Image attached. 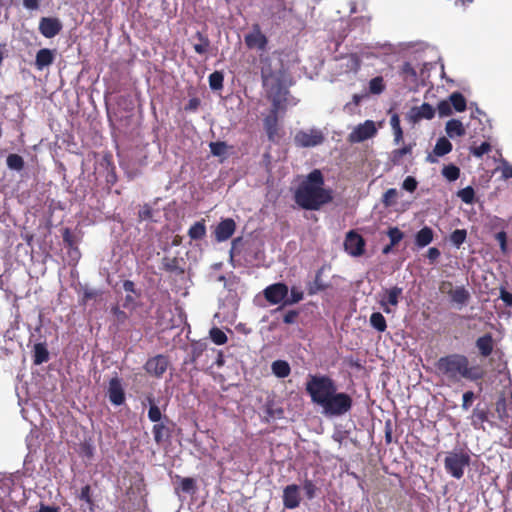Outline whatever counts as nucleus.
<instances>
[{
    "label": "nucleus",
    "instance_id": "1",
    "mask_svg": "<svg viewBox=\"0 0 512 512\" xmlns=\"http://www.w3.org/2000/svg\"><path fill=\"white\" fill-rule=\"evenodd\" d=\"M305 390L326 416H343L352 409V397L345 392H338L335 380L328 375L308 374Z\"/></svg>",
    "mask_w": 512,
    "mask_h": 512
},
{
    "label": "nucleus",
    "instance_id": "2",
    "mask_svg": "<svg viewBox=\"0 0 512 512\" xmlns=\"http://www.w3.org/2000/svg\"><path fill=\"white\" fill-rule=\"evenodd\" d=\"M295 203L302 209L316 211L332 202L333 190L325 187L323 173L312 170L294 192Z\"/></svg>",
    "mask_w": 512,
    "mask_h": 512
},
{
    "label": "nucleus",
    "instance_id": "3",
    "mask_svg": "<svg viewBox=\"0 0 512 512\" xmlns=\"http://www.w3.org/2000/svg\"><path fill=\"white\" fill-rule=\"evenodd\" d=\"M435 369L439 376L452 384H457L463 379L478 381L484 376L478 366H470L468 357L459 353L440 357L435 363Z\"/></svg>",
    "mask_w": 512,
    "mask_h": 512
},
{
    "label": "nucleus",
    "instance_id": "4",
    "mask_svg": "<svg viewBox=\"0 0 512 512\" xmlns=\"http://www.w3.org/2000/svg\"><path fill=\"white\" fill-rule=\"evenodd\" d=\"M263 86L272 106L276 109H286L288 90L279 77L263 76Z\"/></svg>",
    "mask_w": 512,
    "mask_h": 512
},
{
    "label": "nucleus",
    "instance_id": "5",
    "mask_svg": "<svg viewBox=\"0 0 512 512\" xmlns=\"http://www.w3.org/2000/svg\"><path fill=\"white\" fill-rule=\"evenodd\" d=\"M470 460L468 453L454 450L447 453L444 459V468L452 477L461 479L464 476L465 468L470 465Z\"/></svg>",
    "mask_w": 512,
    "mask_h": 512
},
{
    "label": "nucleus",
    "instance_id": "6",
    "mask_svg": "<svg viewBox=\"0 0 512 512\" xmlns=\"http://www.w3.org/2000/svg\"><path fill=\"white\" fill-rule=\"evenodd\" d=\"M324 135L320 130L311 129L309 131L300 130L294 137V143L297 147L307 148L315 147L324 142Z\"/></svg>",
    "mask_w": 512,
    "mask_h": 512
},
{
    "label": "nucleus",
    "instance_id": "7",
    "mask_svg": "<svg viewBox=\"0 0 512 512\" xmlns=\"http://www.w3.org/2000/svg\"><path fill=\"white\" fill-rule=\"evenodd\" d=\"M169 366L170 361L168 357L163 354H158L146 361L144 369L150 376L162 378Z\"/></svg>",
    "mask_w": 512,
    "mask_h": 512
},
{
    "label": "nucleus",
    "instance_id": "8",
    "mask_svg": "<svg viewBox=\"0 0 512 512\" xmlns=\"http://www.w3.org/2000/svg\"><path fill=\"white\" fill-rule=\"evenodd\" d=\"M365 245L364 238L356 231L351 230L346 234L344 249L349 255L353 257L362 256L365 252Z\"/></svg>",
    "mask_w": 512,
    "mask_h": 512
},
{
    "label": "nucleus",
    "instance_id": "9",
    "mask_svg": "<svg viewBox=\"0 0 512 512\" xmlns=\"http://www.w3.org/2000/svg\"><path fill=\"white\" fill-rule=\"evenodd\" d=\"M288 292V286L285 283L278 282L267 286L263 295L270 304L276 305L286 300Z\"/></svg>",
    "mask_w": 512,
    "mask_h": 512
},
{
    "label": "nucleus",
    "instance_id": "10",
    "mask_svg": "<svg viewBox=\"0 0 512 512\" xmlns=\"http://www.w3.org/2000/svg\"><path fill=\"white\" fill-rule=\"evenodd\" d=\"M402 294L403 289L399 286H393L391 288L385 289L379 301L382 310L387 314L392 313L393 310L390 308V306L396 307L399 304Z\"/></svg>",
    "mask_w": 512,
    "mask_h": 512
},
{
    "label": "nucleus",
    "instance_id": "11",
    "mask_svg": "<svg viewBox=\"0 0 512 512\" xmlns=\"http://www.w3.org/2000/svg\"><path fill=\"white\" fill-rule=\"evenodd\" d=\"M376 133L375 123L372 120H366L350 133L349 139L353 143H359L374 137Z\"/></svg>",
    "mask_w": 512,
    "mask_h": 512
},
{
    "label": "nucleus",
    "instance_id": "12",
    "mask_svg": "<svg viewBox=\"0 0 512 512\" xmlns=\"http://www.w3.org/2000/svg\"><path fill=\"white\" fill-rule=\"evenodd\" d=\"M174 423L164 416L163 421L153 425L152 433L156 444L160 445L171 438Z\"/></svg>",
    "mask_w": 512,
    "mask_h": 512
},
{
    "label": "nucleus",
    "instance_id": "13",
    "mask_svg": "<svg viewBox=\"0 0 512 512\" xmlns=\"http://www.w3.org/2000/svg\"><path fill=\"white\" fill-rule=\"evenodd\" d=\"M63 28L62 22L57 17H42L39 21L38 30L45 38H53Z\"/></svg>",
    "mask_w": 512,
    "mask_h": 512
},
{
    "label": "nucleus",
    "instance_id": "14",
    "mask_svg": "<svg viewBox=\"0 0 512 512\" xmlns=\"http://www.w3.org/2000/svg\"><path fill=\"white\" fill-rule=\"evenodd\" d=\"M236 230V223L232 218L222 219L214 230V237L217 242H224L232 237Z\"/></svg>",
    "mask_w": 512,
    "mask_h": 512
},
{
    "label": "nucleus",
    "instance_id": "15",
    "mask_svg": "<svg viewBox=\"0 0 512 512\" xmlns=\"http://www.w3.org/2000/svg\"><path fill=\"white\" fill-rule=\"evenodd\" d=\"M108 397L113 405L120 406L125 402V392L122 386L121 379L117 376L109 381Z\"/></svg>",
    "mask_w": 512,
    "mask_h": 512
},
{
    "label": "nucleus",
    "instance_id": "16",
    "mask_svg": "<svg viewBox=\"0 0 512 512\" xmlns=\"http://www.w3.org/2000/svg\"><path fill=\"white\" fill-rule=\"evenodd\" d=\"M282 109L271 107L269 114L265 117L263 124L270 141H275L279 136L278 112Z\"/></svg>",
    "mask_w": 512,
    "mask_h": 512
},
{
    "label": "nucleus",
    "instance_id": "17",
    "mask_svg": "<svg viewBox=\"0 0 512 512\" xmlns=\"http://www.w3.org/2000/svg\"><path fill=\"white\" fill-rule=\"evenodd\" d=\"M435 115V109L429 103H423L419 107H412L408 117L413 123H416L422 119H432Z\"/></svg>",
    "mask_w": 512,
    "mask_h": 512
},
{
    "label": "nucleus",
    "instance_id": "18",
    "mask_svg": "<svg viewBox=\"0 0 512 512\" xmlns=\"http://www.w3.org/2000/svg\"><path fill=\"white\" fill-rule=\"evenodd\" d=\"M283 504L285 508L294 509L300 504L299 487L296 484L288 485L283 490Z\"/></svg>",
    "mask_w": 512,
    "mask_h": 512
},
{
    "label": "nucleus",
    "instance_id": "19",
    "mask_svg": "<svg viewBox=\"0 0 512 512\" xmlns=\"http://www.w3.org/2000/svg\"><path fill=\"white\" fill-rule=\"evenodd\" d=\"M245 44L248 48L264 50L267 45L266 36L259 30H255L245 36Z\"/></svg>",
    "mask_w": 512,
    "mask_h": 512
},
{
    "label": "nucleus",
    "instance_id": "20",
    "mask_svg": "<svg viewBox=\"0 0 512 512\" xmlns=\"http://www.w3.org/2000/svg\"><path fill=\"white\" fill-rule=\"evenodd\" d=\"M55 59V55L52 50L48 48H42L40 49L35 58V67L37 70L41 71L45 67L50 66Z\"/></svg>",
    "mask_w": 512,
    "mask_h": 512
},
{
    "label": "nucleus",
    "instance_id": "21",
    "mask_svg": "<svg viewBox=\"0 0 512 512\" xmlns=\"http://www.w3.org/2000/svg\"><path fill=\"white\" fill-rule=\"evenodd\" d=\"M193 40V48L194 51L199 55H204L209 52L210 49V40L208 36L200 31L196 32V34L192 38Z\"/></svg>",
    "mask_w": 512,
    "mask_h": 512
},
{
    "label": "nucleus",
    "instance_id": "22",
    "mask_svg": "<svg viewBox=\"0 0 512 512\" xmlns=\"http://www.w3.org/2000/svg\"><path fill=\"white\" fill-rule=\"evenodd\" d=\"M489 421V411L477 405L471 415V424L475 429H484L483 424Z\"/></svg>",
    "mask_w": 512,
    "mask_h": 512
},
{
    "label": "nucleus",
    "instance_id": "23",
    "mask_svg": "<svg viewBox=\"0 0 512 512\" xmlns=\"http://www.w3.org/2000/svg\"><path fill=\"white\" fill-rule=\"evenodd\" d=\"M476 347L483 357H488L494 348L493 337L490 333L484 334L476 340Z\"/></svg>",
    "mask_w": 512,
    "mask_h": 512
},
{
    "label": "nucleus",
    "instance_id": "24",
    "mask_svg": "<svg viewBox=\"0 0 512 512\" xmlns=\"http://www.w3.org/2000/svg\"><path fill=\"white\" fill-rule=\"evenodd\" d=\"M399 74L407 85L417 84L418 75L411 63L404 62L400 68Z\"/></svg>",
    "mask_w": 512,
    "mask_h": 512
},
{
    "label": "nucleus",
    "instance_id": "25",
    "mask_svg": "<svg viewBox=\"0 0 512 512\" xmlns=\"http://www.w3.org/2000/svg\"><path fill=\"white\" fill-rule=\"evenodd\" d=\"M447 294L450 296L452 302L459 305H465L470 299V293L464 286L449 289Z\"/></svg>",
    "mask_w": 512,
    "mask_h": 512
},
{
    "label": "nucleus",
    "instance_id": "26",
    "mask_svg": "<svg viewBox=\"0 0 512 512\" xmlns=\"http://www.w3.org/2000/svg\"><path fill=\"white\" fill-rule=\"evenodd\" d=\"M324 271V267H321L316 271L314 281L310 283L308 287V294L315 295L319 292L325 291L330 287V285L322 280V274Z\"/></svg>",
    "mask_w": 512,
    "mask_h": 512
},
{
    "label": "nucleus",
    "instance_id": "27",
    "mask_svg": "<svg viewBox=\"0 0 512 512\" xmlns=\"http://www.w3.org/2000/svg\"><path fill=\"white\" fill-rule=\"evenodd\" d=\"M434 238V232L432 228L425 226L420 229L415 235V244L419 248H423L429 245Z\"/></svg>",
    "mask_w": 512,
    "mask_h": 512
},
{
    "label": "nucleus",
    "instance_id": "28",
    "mask_svg": "<svg viewBox=\"0 0 512 512\" xmlns=\"http://www.w3.org/2000/svg\"><path fill=\"white\" fill-rule=\"evenodd\" d=\"M445 130L447 135L451 138L461 137L466 133L463 123L458 119H451L447 121Z\"/></svg>",
    "mask_w": 512,
    "mask_h": 512
},
{
    "label": "nucleus",
    "instance_id": "29",
    "mask_svg": "<svg viewBox=\"0 0 512 512\" xmlns=\"http://www.w3.org/2000/svg\"><path fill=\"white\" fill-rule=\"evenodd\" d=\"M272 373L278 378H286L291 373V367L285 360H275L271 364Z\"/></svg>",
    "mask_w": 512,
    "mask_h": 512
},
{
    "label": "nucleus",
    "instance_id": "30",
    "mask_svg": "<svg viewBox=\"0 0 512 512\" xmlns=\"http://www.w3.org/2000/svg\"><path fill=\"white\" fill-rule=\"evenodd\" d=\"M49 360V352L44 343H37L33 349V362L35 365H40Z\"/></svg>",
    "mask_w": 512,
    "mask_h": 512
},
{
    "label": "nucleus",
    "instance_id": "31",
    "mask_svg": "<svg viewBox=\"0 0 512 512\" xmlns=\"http://www.w3.org/2000/svg\"><path fill=\"white\" fill-rule=\"evenodd\" d=\"M205 220L195 222L188 230V236L191 240H201L206 236Z\"/></svg>",
    "mask_w": 512,
    "mask_h": 512
},
{
    "label": "nucleus",
    "instance_id": "32",
    "mask_svg": "<svg viewBox=\"0 0 512 512\" xmlns=\"http://www.w3.org/2000/svg\"><path fill=\"white\" fill-rule=\"evenodd\" d=\"M147 401L150 405L149 410H148L149 420L151 422H154L155 424L163 421L164 417L162 416L160 408L156 405L154 397L152 395H149L147 397Z\"/></svg>",
    "mask_w": 512,
    "mask_h": 512
},
{
    "label": "nucleus",
    "instance_id": "33",
    "mask_svg": "<svg viewBox=\"0 0 512 512\" xmlns=\"http://www.w3.org/2000/svg\"><path fill=\"white\" fill-rule=\"evenodd\" d=\"M112 156L110 154H107L103 157V161L107 164V175H106V183L109 186H114L117 182V174H116V168L115 165L112 162Z\"/></svg>",
    "mask_w": 512,
    "mask_h": 512
},
{
    "label": "nucleus",
    "instance_id": "34",
    "mask_svg": "<svg viewBox=\"0 0 512 512\" xmlns=\"http://www.w3.org/2000/svg\"><path fill=\"white\" fill-rule=\"evenodd\" d=\"M412 144H408L402 148L394 149L390 154V160L394 165H400L405 155L412 153Z\"/></svg>",
    "mask_w": 512,
    "mask_h": 512
},
{
    "label": "nucleus",
    "instance_id": "35",
    "mask_svg": "<svg viewBox=\"0 0 512 512\" xmlns=\"http://www.w3.org/2000/svg\"><path fill=\"white\" fill-rule=\"evenodd\" d=\"M449 102L457 112L466 110V99L460 92H453L449 97Z\"/></svg>",
    "mask_w": 512,
    "mask_h": 512
},
{
    "label": "nucleus",
    "instance_id": "36",
    "mask_svg": "<svg viewBox=\"0 0 512 512\" xmlns=\"http://www.w3.org/2000/svg\"><path fill=\"white\" fill-rule=\"evenodd\" d=\"M370 325L378 332H384L387 329L386 319L380 312H373L371 314Z\"/></svg>",
    "mask_w": 512,
    "mask_h": 512
},
{
    "label": "nucleus",
    "instance_id": "37",
    "mask_svg": "<svg viewBox=\"0 0 512 512\" xmlns=\"http://www.w3.org/2000/svg\"><path fill=\"white\" fill-rule=\"evenodd\" d=\"M7 167L10 170L21 171L24 169L25 162L22 156L18 154H9L6 159Z\"/></svg>",
    "mask_w": 512,
    "mask_h": 512
},
{
    "label": "nucleus",
    "instance_id": "38",
    "mask_svg": "<svg viewBox=\"0 0 512 512\" xmlns=\"http://www.w3.org/2000/svg\"><path fill=\"white\" fill-rule=\"evenodd\" d=\"M452 151L451 142L445 138L441 137L437 140L436 145L434 147V153L437 156H444Z\"/></svg>",
    "mask_w": 512,
    "mask_h": 512
},
{
    "label": "nucleus",
    "instance_id": "39",
    "mask_svg": "<svg viewBox=\"0 0 512 512\" xmlns=\"http://www.w3.org/2000/svg\"><path fill=\"white\" fill-rule=\"evenodd\" d=\"M162 268L170 273H183V269L179 267V260L177 257H164L162 259Z\"/></svg>",
    "mask_w": 512,
    "mask_h": 512
},
{
    "label": "nucleus",
    "instance_id": "40",
    "mask_svg": "<svg viewBox=\"0 0 512 512\" xmlns=\"http://www.w3.org/2000/svg\"><path fill=\"white\" fill-rule=\"evenodd\" d=\"M386 88L382 76H376L369 81V92L374 95L381 94Z\"/></svg>",
    "mask_w": 512,
    "mask_h": 512
},
{
    "label": "nucleus",
    "instance_id": "41",
    "mask_svg": "<svg viewBox=\"0 0 512 512\" xmlns=\"http://www.w3.org/2000/svg\"><path fill=\"white\" fill-rule=\"evenodd\" d=\"M442 175L448 181H456L460 176V169L454 164H449L443 167Z\"/></svg>",
    "mask_w": 512,
    "mask_h": 512
},
{
    "label": "nucleus",
    "instance_id": "42",
    "mask_svg": "<svg viewBox=\"0 0 512 512\" xmlns=\"http://www.w3.org/2000/svg\"><path fill=\"white\" fill-rule=\"evenodd\" d=\"M224 76L222 72L215 71L209 75V85L212 90H220L223 88Z\"/></svg>",
    "mask_w": 512,
    "mask_h": 512
},
{
    "label": "nucleus",
    "instance_id": "43",
    "mask_svg": "<svg viewBox=\"0 0 512 512\" xmlns=\"http://www.w3.org/2000/svg\"><path fill=\"white\" fill-rule=\"evenodd\" d=\"M467 238V231L465 229H456L450 235L451 243L459 248Z\"/></svg>",
    "mask_w": 512,
    "mask_h": 512
},
{
    "label": "nucleus",
    "instance_id": "44",
    "mask_svg": "<svg viewBox=\"0 0 512 512\" xmlns=\"http://www.w3.org/2000/svg\"><path fill=\"white\" fill-rule=\"evenodd\" d=\"M457 196L466 204H472L475 200V191L473 187L467 186L463 189H460L457 192Z\"/></svg>",
    "mask_w": 512,
    "mask_h": 512
},
{
    "label": "nucleus",
    "instance_id": "45",
    "mask_svg": "<svg viewBox=\"0 0 512 512\" xmlns=\"http://www.w3.org/2000/svg\"><path fill=\"white\" fill-rule=\"evenodd\" d=\"M398 191L395 188L388 189L382 197V203L385 207H392L397 203Z\"/></svg>",
    "mask_w": 512,
    "mask_h": 512
},
{
    "label": "nucleus",
    "instance_id": "46",
    "mask_svg": "<svg viewBox=\"0 0 512 512\" xmlns=\"http://www.w3.org/2000/svg\"><path fill=\"white\" fill-rule=\"evenodd\" d=\"M209 334L211 340L217 345H224L228 340L227 335L217 327H213Z\"/></svg>",
    "mask_w": 512,
    "mask_h": 512
},
{
    "label": "nucleus",
    "instance_id": "47",
    "mask_svg": "<svg viewBox=\"0 0 512 512\" xmlns=\"http://www.w3.org/2000/svg\"><path fill=\"white\" fill-rule=\"evenodd\" d=\"M79 454L87 459H92L94 456V446L91 441H83L79 445Z\"/></svg>",
    "mask_w": 512,
    "mask_h": 512
},
{
    "label": "nucleus",
    "instance_id": "48",
    "mask_svg": "<svg viewBox=\"0 0 512 512\" xmlns=\"http://www.w3.org/2000/svg\"><path fill=\"white\" fill-rule=\"evenodd\" d=\"M491 151V144L487 141L481 143L479 146H472L470 148L471 154L477 158H481L484 154Z\"/></svg>",
    "mask_w": 512,
    "mask_h": 512
},
{
    "label": "nucleus",
    "instance_id": "49",
    "mask_svg": "<svg viewBox=\"0 0 512 512\" xmlns=\"http://www.w3.org/2000/svg\"><path fill=\"white\" fill-rule=\"evenodd\" d=\"M387 234L390 239L391 246L397 245L404 237L403 232L398 227L389 228Z\"/></svg>",
    "mask_w": 512,
    "mask_h": 512
},
{
    "label": "nucleus",
    "instance_id": "50",
    "mask_svg": "<svg viewBox=\"0 0 512 512\" xmlns=\"http://www.w3.org/2000/svg\"><path fill=\"white\" fill-rule=\"evenodd\" d=\"M304 298V293L297 289L296 287H292L290 291V298L284 301V305H292L300 302Z\"/></svg>",
    "mask_w": 512,
    "mask_h": 512
},
{
    "label": "nucleus",
    "instance_id": "51",
    "mask_svg": "<svg viewBox=\"0 0 512 512\" xmlns=\"http://www.w3.org/2000/svg\"><path fill=\"white\" fill-rule=\"evenodd\" d=\"M180 489L185 493H194L196 489V482L193 478L186 477L180 481Z\"/></svg>",
    "mask_w": 512,
    "mask_h": 512
},
{
    "label": "nucleus",
    "instance_id": "52",
    "mask_svg": "<svg viewBox=\"0 0 512 512\" xmlns=\"http://www.w3.org/2000/svg\"><path fill=\"white\" fill-rule=\"evenodd\" d=\"M210 151L214 156H222L225 154L227 145L225 142L217 141V142H211L210 145Z\"/></svg>",
    "mask_w": 512,
    "mask_h": 512
},
{
    "label": "nucleus",
    "instance_id": "53",
    "mask_svg": "<svg viewBox=\"0 0 512 512\" xmlns=\"http://www.w3.org/2000/svg\"><path fill=\"white\" fill-rule=\"evenodd\" d=\"M303 489L308 499H313L316 496L317 487L312 480L306 479L303 483Z\"/></svg>",
    "mask_w": 512,
    "mask_h": 512
},
{
    "label": "nucleus",
    "instance_id": "54",
    "mask_svg": "<svg viewBox=\"0 0 512 512\" xmlns=\"http://www.w3.org/2000/svg\"><path fill=\"white\" fill-rule=\"evenodd\" d=\"M438 113L441 117L449 116L452 114V106L449 101H440L437 105Z\"/></svg>",
    "mask_w": 512,
    "mask_h": 512
},
{
    "label": "nucleus",
    "instance_id": "55",
    "mask_svg": "<svg viewBox=\"0 0 512 512\" xmlns=\"http://www.w3.org/2000/svg\"><path fill=\"white\" fill-rule=\"evenodd\" d=\"M79 499L81 501L86 502L89 506H93L94 503L91 495L90 485H85L84 487L81 488Z\"/></svg>",
    "mask_w": 512,
    "mask_h": 512
},
{
    "label": "nucleus",
    "instance_id": "56",
    "mask_svg": "<svg viewBox=\"0 0 512 512\" xmlns=\"http://www.w3.org/2000/svg\"><path fill=\"white\" fill-rule=\"evenodd\" d=\"M101 293L94 289H85L82 296V304L86 305L90 300H96Z\"/></svg>",
    "mask_w": 512,
    "mask_h": 512
},
{
    "label": "nucleus",
    "instance_id": "57",
    "mask_svg": "<svg viewBox=\"0 0 512 512\" xmlns=\"http://www.w3.org/2000/svg\"><path fill=\"white\" fill-rule=\"evenodd\" d=\"M474 399H475V394L473 391L464 392L463 397H462V409L468 410L471 407Z\"/></svg>",
    "mask_w": 512,
    "mask_h": 512
},
{
    "label": "nucleus",
    "instance_id": "58",
    "mask_svg": "<svg viewBox=\"0 0 512 512\" xmlns=\"http://www.w3.org/2000/svg\"><path fill=\"white\" fill-rule=\"evenodd\" d=\"M417 184L418 183L414 177L407 176L403 181L402 187L404 190L412 193L416 190Z\"/></svg>",
    "mask_w": 512,
    "mask_h": 512
},
{
    "label": "nucleus",
    "instance_id": "59",
    "mask_svg": "<svg viewBox=\"0 0 512 512\" xmlns=\"http://www.w3.org/2000/svg\"><path fill=\"white\" fill-rule=\"evenodd\" d=\"M495 239L499 243L501 251L505 253L507 251V234H506V232L500 231V232L496 233Z\"/></svg>",
    "mask_w": 512,
    "mask_h": 512
},
{
    "label": "nucleus",
    "instance_id": "60",
    "mask_svg": "<svg viewBox=\"0 0 512 512\" xmlns=\"http://www.w3.org/2000/svg\"><path fill=\"white\" fill-rule=\"evenodd\" d=\"M298 316H299V311L289 310L285 313V315L283 317V322L285 324H294V323H296Z\"/></svg>",
    "mask_w": 512,
    "mask_h": 512
},
{
    "label": "nucleus",
    "instance_id": "61",
    "mask_svg": "<svg viewBox=\"0 0 512 512\" xmlns=\"http://www.w3.org/2000/svg\"><path fill=\"white\" fill-rule=\"evenodd\" d=\"M506 408L507 403L504 398H501L496 402V412L498 413L500 419H504V416L506 415Z\"/></svg>",
    "mask_w": 512,
    "mask_h": 512
},
{
    "label": "nucleus",
    "instance_id": "62",
    "mask_svg": "<svg viewBox=\"0 0 512 512\" xmlns=\"http://www.w3.org/2000/svg\"><path fill=\"white\" fill-rule=\"evenodd\" d=\"M112 313L118 323H124L128 319V315L126 314V312L121 310L119 307H113Z\"/></svg>",
    "mask_w": 512,
    "mask_h": 512
},
{
    "label": "nucleus",
    "instance_id": "63",
    "mask_svg": "<svg viewBox=\"0 0 512 512\" xmlns=\"http://www.w3.org/2000/svg\"><path fill=\"white\" fill-rule=\"evenodd\" d=\"M153 211L152 208L145 204L138 212V216L141 220H147L152 217Z\"/></svg>",
    "mask_w": 512,
    "mask_h": 512
},
{
    "label": "nucleus",
    "instance_id": "64",
    "mask_svg": "<svg viewBox=\"0 0 512 512\" xmlns=\"http://www.w3.org/2000/svg\"><path fill=\"white\" fill-rule=\"evenodd\" d=\"M500 299L506 304V306L512 307V293L501 289Z\"/></svg>",
    "mask_w": 512,
    "mask_h": 512
}]
</instances>
